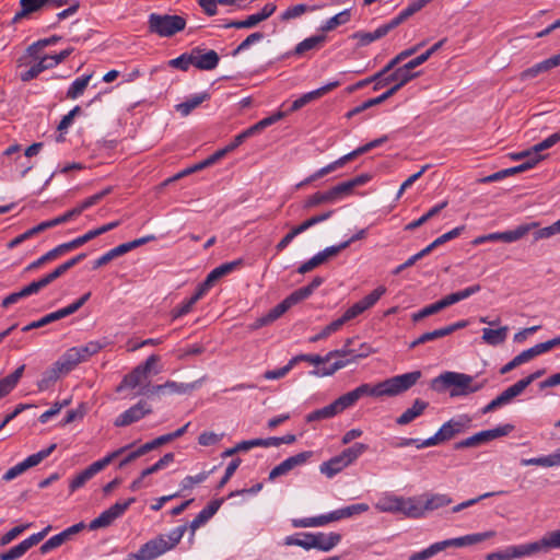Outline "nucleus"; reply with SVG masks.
<instances>
[{
  "mask_svg": "<svg viewBox=\"0 0 560 560\" xmlns=\"http://www.w3.org/2000/svg\"><path fill=\"white\" fill-rule=\"evenodd\" d=\"M551 548H560V529L546 534L541 539L527 544L528 556L547 552Z\"/></svg>",
  "mask_w": 560,
  "mask_h": 560,
  "instance_id": "5701e85b",
  "label": "nucleus"
},
{
  "mask_svg": "<svg viewBox=\"0 0 560 560\" xmlns=\"http://www.w3.org/2000/svg\"><path fill=\"white\" fill-rule=\"evenodd\" d=\"M132 248L133 247H113L109 252H107L106 254L102 255L100 258H97L94 261L93 268L97 269V268L108 264L113 259L118 258V257L125 255L126 253H128Z\"/></svg>",
  "mask_w": 560,
  "mask_h": 560,
  "instance_id": "4d7b16f0",
  "label": "nucleus"
},
{
  "mask_svg": "<svg viewBox=\"0 0 560 560\" xmlns=\"http://www.w3.org/2000/svg\"><path fill=\"white\" fill-rule=\"evenodd\" d=\"M340 85L339 81L329 82L326 85L320 86L317 90L311 91L308 93L303 94L293 103L291 104L290 108L287 110L288 114L296 112L304 107L306 104L322 97L323 95L327 94L328 92L332 91L334 89L338 88Z\"/></svg>",
  "mask_w": 560,
  "mask_h": 560,
  "instance_id": "412c9836",
  "label": "nucleus"
},
{
  "mask_svg": "<svg viewBox=\"0 0 560 560\" xmlns=\"http://www.w3.org/2000/svg\"><path fill=\"white\" fill-rule=\"evenodd\" d=\"M160 361V357L158 354H151L147 358V360L137 365L132 371L126 374L117 386V392H121L124 388H136L142 385L150 376L151 373L159 374L161 372L160 369L156 368Z\"/></svg>",
  "mask_w": 560,
  "mask_h": 560,
  "instance_id": "0eeeda50",
  "label": "nucleus"
},
{
  "mask_svg": "<svg viewBox=\"0 0 560 560\" xmlns=\"http://www.w3.org/2000/svg\"><path fill=\"white\" fill-rule=\"evenodd\" d=\"M522 393L523 390L521 389V387H518V384L514 383L513 385L504 389L499 396L492 399V401L497 408H500L511 402L513 398L517 397Z\"/></svg>",
  "mask_w": 560,
  "mask_h": 560,
  "instance_id": "09e8293b",
  "label": "nucleus"
},
{
  "mask_svg": "<svg viewBox=\"0 0 560 560\" xmlns=\"http://www.w3.org/2000/svg\"><path fill=\"white\" fill-rule=\"evenodd\" d=\"M485 383L486 381L474 383V376L468 374L446 371L432 380L431 387L436 392H443L452 387L450 392L451 397H458L479 392L485 386Z\"/></svg>",
  "mask_w": 560,
  "mask_h": 560,
  "instance_id": "7ed1b4c3",
  "label": "nucleus"
},
{
  "mask_svg": "<svg viewBox=\"0 0 560 560\" xmlns=\"http://www.w3.org/2000/svg\"><path fill=\"white\" fill-rule=\"evenodd\" d=\"M130 445L122 446L102 459H98L91 464L89 467H86L84 470L79 472L75 477H73L69 483V490L70 493H73L78 489L82 488L90 479H92L97 472L103 470L107 465H109L116 457L120 456L121 454L126 453Z\"/></svg>",
  "mask_w": 560,
  "mask_h": 560,
  "instance_id": "6e6552de",
  "label": "nucleus"
},
{
  "mask_svg": "<svg viewBox=\"0 0 560 560\" xmlns=\"http://www.w3.org/2000/svg\"><path fill=\"white\" fill-rule=\"evenodd\" d=\"M152 412V408L148 402L144 400L138 401L136 405L124 411L121 415H119L115 421V427H127L133 422L139 421L140 419L144 418L147 415H150Z\"/></svg>",
  "mask_w": 560,
  "mask_h": 560,
  "instance_id": "2eb2a0df",
  "label": "nucleus"
},
{
  "mask_svg": "<svg viewBox=\"0 0 560 560\" xmlns=\"http://www.w3.org/2000/svg\"><path fill=\"white\" fill-rule=\"evenodd\" d=\"M93 74H84L80 78H77L71 85L69 86L66 96L69 100H77L78 97L82 96L84 91L86 90Z\"/></svg>",
  "mask_w": 560,
  "mask_h": 560,
  "instance_id": "ea45409f",
  "label": "nucleus"
},
{
  "mask_svg": "<svg viewBox=\"0 0 560 560\" xmlns=\"http://www.w3.org/2000/svg\"><path fill=\"white\" fill-rule=\"evenodd\" d=\"M428 402L422 399H416L413 405L406 409L397 419L396 422L399 425H406L413 421L417 417L421 416L427 409Z\"/></svg>",
  "mask_w": 560,
  "mask_h": 560,
  "instance_id": "473e14b6",
  "label": "nucleus"
},
{
  "mask_svg": "<svg viewBox=\"0 0 560 560\" xmlns=\"http://www.w3.org/2000/svg\"><path fill=\"white\" fill-rule=\"evenodd\" d=\"M210 98V94L208 92H202L191 96L183 103L175 105V109L183 117L188 116L195 108L200 106L205 101Z\"/></svg>",
  "mask_w": 560,
  "mask_h": 560,
  "instance_id": "72a5a7b5",
  "label": "nucleus"
},
{
  "mask_svg": "<svg viewBox=\"0 0 560 560\" xmlns=\"http://www.w3.org/2000/svg\"><path fill=\"white\" fill-rule=\"evenodd\" d=\"M329 361L332 358H339L336 360L332 364L329 366H323L322 369V375H332L338 370L349 365L350 363L355 362L360 358H364L368 354L366 353H354L353 350L348 349H340V350H334L327 353Z\"/></svg>",
  "mask_w": 560,
  "mask_h": 560,
  "instance_id": "4468645a",
  "label": "nucleus"
},
{
  "mask_svg": "<svg viewBox=\"0 0 560 560\" xmlns=\"http://www.w3.org/2000/svg\"><path fill=\"white\" fill-rule=\"evenodd\" d=\"M311 456L312 452L307 451L288 457L282 463H280L279 465L271 469V471L269 472V480H275L280 476L287 475L294 467L305 464Z\"/></svg>",
  "mask_w": 560,
  "mask_h": 560,
  "instance_id": "aec40b11",
  "label": "nucleus"
},
{
  "mask_svg": "<svg viewBox=\"0 0 560 560\" xmlns=\"http://www.w3.org/2000/svg\"><path fill=\"white\" fill-rule=\"evenodd\" d=\"M514 430L513 424H504L499 425L497 428L490 430L480 431L465 440L456 442L454 444L455 450L469 448V447H478L482 444H486L492 440H495L501 436H506Z\"/></svg>",
  "mask_w": 560,
  "mask_h": 560,
  "instance_id": "1a4fd4ad",
  "label": "nucleus"
},
{
  "mask_svg": "<svg viewBox=\"0 0 560 560\" xmlns=\"http://www.w3.org/2000/svg\"><path fill=\"white\" fill-rule=\"evenodd\" d=\"M559 141H560V131L550 135L545 140H542L541 142H539V143H537V144H535L533 147L534 156H542L540 154L541 151L547 150V149L553 147Z\"/></svg>",
  "mask_w": 560,
  "mask_h": 560,
  "instance_id": "69168bd1",
  "label": "nucleus"
},
{
  "mask_svg": "<svg viewBox=\"0 0 560 560\" xmlns=\"http://www.w3.org/2000/svg\"><path fill=\"white\" fill-rule=\"evenodd\" d=\"M191 52V61L192 66L199 70H213L218 67L220 57L217 51L210 49L205 50L199 47L192 48Z\"/></svg>",
  "mask_w": 560,
  "mask_h": 560,
  "instance_id": "f3484780",
  "label": "nucleus"
},
{
  "mask_svg": "<svg viewBox=\"0 0 560 560\" xmlns=\"http://www.w3.org/2000/svg\"><path fill=\"white\" fill-rule=\"evenodd\" d=\"M384 36L385 35H384L383 31L378 26L374 32H363V31L355 32L350 36V38L357 39L358 45L363 47V46L370 45L371 43H373L377 39L383 38Z\"/></svg>",
  "mask_w": 560,
  "mask_h": 560,
  "instance_id": "49530a36",
  "label": "nucleus"
},
{
  "mask_svg": "<svg viewBox=\"0 0 560 560\" xmlns=\"http://www.w3.org/2000/svg\"><path fill=\"white\" fill-rule=\"evenodd\" d=\"M85 528V524L83 522L77 523L67 529L62 530L61 533L50 537L48 540H46L39 548L42 553H47L51 551L55 548L60 547L62 544H65L67 540H69L73 535L80 533Z\"/></svg>",
  "mask_w": 560,
  "mask_h": 560,
  "instance_id": "6ab92c4d",
  "label": "nucleus"
},
{
  "mask_svg": "<svg viewBox=\"0 0 560 560\" xmlns=\"http://www.w3.org/2000/svg\"><path fill=\"white\" fill-rule=\"evenodd\" d=\"M336 416V412L334 410V407L331 404L320 408V409H316L312 412H310L305 420L307 422H314V421H320V420H324V419H329V418H332Z\"/></svg>",
  "mask_w": 560,
  "mask_h": 560,
  "instance_id": "e2e57ef3",
  "label": "nucleus"
},
{
  "mask_svg": "<svg viewBox=\"0 0 560 560\" xmlns=\"http://www.w3.org/2000/svg\"><path fill=\"white\" fill-rule=\"evenodd\" d=\"M532 232L533 241H539L542 238H548L551 235H555L557 233H560V219L555 222L553 224L546 226V228H538V223L532 222L518 225L516 229L506 231V232H495V233H489V234H482L474 240H471L469 243L471 245H480L482 243L488 242H501V243H512L521 240L524 235Z\"/></svg>",
  "mask_w": 560,
  "mask_h": 560,
  "instance_id": "f257e3e1",
  "label": "nucleus"
},
{
  "mask_svg": "<svg viewBox=\"0 0 560 560\" xmlns=\"http://www.w3.org/2000/svg\"><path fill=\"white\" fill-rule=\"evenodd\" d=\"M113 191V187L112 186H108L106 188H104L103 190H101L100 192L86 198L85 200H83L78 207H75L74 209L68 211L67 213L62 214L61 217H65V222L68 221L70 218H72L73 215H78L80 214L82 211H84L85 209L96 205L97 202H100L105 196L109 195L110 192Z\"/></svg>",
  "mask_w": 560,
  "mask_h": 560,
  "instance_id": "c756f323",
  "label": "nucleus"
},
{
  "mask_svg": "<svg viewBox=\"0 0 560 560\" xmlns=\"http://www.w3.org/2000/svg\"><path fill=\"white\" fill-rule=\"evenodd\" d=\"M359 400L354 390L348 392L340 397H338L335 401L331 402L336 415L342 412L347 408L352 407Z\"/></svg>",
  "mask_w": 560,
  "mask_h": 560,
  "instance_id": "603ef678",
  "label": "nucleus"
},
{
  "mask_svg": "<svg viewBox=\"0 0 560 560\" xmlns=\"http://www.w3.org/2000/svg\"><path fill=\"white\" fill-rule=\"evenodd\" d=\"M351 9H346L328 19L322 26V32H331L340 25H345L351 20Z\"/></svg>",
  "mask_w": 560,
  "mask_h": 560,
  "instance_id": "a19ab883",
  "label": "nucleus"
},
{
  "mask_svg": "<svg viewBox=\"0 0 560 560\" xmlns=\"http://www.w3.org/2000/svg\"><path fill=\"white\" fill-rule=\"evenodd\" d=\"M147 560H153L168 551L166 547V537L159 535L141 546Z\"/></svg>",
  "mask_w": 560,
  "mask_h": 560,
  "instance_id": "bb28decb",
  "label": "nucleus"
},
{
  "mask_svg": "<svg viewBox=\"0 0 560 560\" xmlns=\"http://www.w3.org/2000/svg\"><path fill=\"white\" fill-rule=\"evenodd\" d=\"M347 467H348V465L345 463V460L338 454V455L331 457L329 460L322 463L319 466V470L326 477L332 478L335 475L339 474Z\"/></svg>",
  "mask_w": 560,
  "mask_h": 560,
  "instance_id": "4c0bfd02",
  "label": "nucleus"
},
{
  "mask_svg": "<svg viewBox=\"0 0 560 560\" xmlns=\"http://www.w3.org/2000/svg\"><path fill=\"white\" fill-rule=\"evenodd\" d=\"M421 375L422 374L420 371H412L409 373L386 378L385 381L380 382L375 385L364 383L354 388L353 390L359 399L362 398L363 396L393 397L401 393H405L413 385H416L417 382L421 378Z\"/></svg>",
  "mask_w": 560,
  "mask_h": 560,
  "instance_id": "f03ea898",
  "label": "nucleus"
},
{
  "mask_svg": "<svg viewBox=\"0 0 560 560\" xmlns=\"http://www.w3.org/2000/svg\"><path fill=\"white\" fill-rule=\"evenodd\" d=\"M57 369L67 374L71 372L78 364L82 363L80 354L75 347L68 349L57 361Z\"/></svg>",
  "mask_w": 560,
  "mask_h": 560,
  "instance_id": "2f4dec72",
  "label": "nucleus"
},
{
  "mask_svg": "<svg viewBox=\"0 0 560 560\" xmlns=\"http://www.w3.org/2000/svg\"><path fill=\"white\" fill-rule=\"evenodd\" d=\"M368 450V445L363 443H354L352 446L343 450L339 455L345 463L350 466Z\"/></svg>",
  "mask_w": 560,
  "mask_h": 560,
  "instance_id": "de8ad7c7",
  "label": "nucleus"
},
{
  "mask_svg": "<svg viewBox=\"0 0 560 560\" xmlns=\"http://www.w3.org/2000/svg\"><path fill=\"white\" fill-rule=\"evenodd\" d=\"M222 502V499L213 500L196 515V517L189 524L191 536H194L195 532L200 526L205 525L218 512Z\"/></svg>",
  "mask_w": 560,
  "mask_h": 560,
  "instance_id": "393cba45",
  "label": "nucleus"
},
{
  "mask_svg": "<svg viewBox=\"0 0 560 560\" xmlns=\"http://www.w3.org/2000/svg\"><path fill=\"white\" fill-rule=\"evenodd\" d=\"M522 466H541V467H553L556 465L555 453L533 458H523L521 459Z\"/></svg>",
  "mask_w": 560,
  "mask_h": 560,
  "instance_id": "052dcab7",
  "label": "nucleus"
},
{
  "mask_svg": "<svg viewBox=\"0 0 560 560\" xmlns=\"http://www.w3.org/2000/svg\"><path fill=\"white\" fill-rule=\"evenodd\" d=\"M442 304H440L439 301L430 304V305H427L424 306L423 308H421L420 311H418L417 313H413L411 318L415 323L417 322H420L421 319L428 317V316H431L433 314H436L439 313L440 311H442Z\"/></svg>",
  "mask_w": 560,
  "mask_h": 560,
  "instance_id": "338daca9",
  "label": "nucleus"
},
{
  "mask_svg": "<svg viewBox=\"0 0 560 560\" xmlns=\"http://www.w3.org/2000/svg\"><path fill=\"white\" fill-rule=\"evenodd\" d=\"M289 308V305L283 300L275 307H272L265 316L258 319L259 326H265L272 323L273 320L281 317Z\"/></svg>",
  "mask_w": 560,
  "mask_h": 560,
  "instance_id": "5fc2aeb1",
  "label": "nucleus"
},
{
  "mask_svg": "<svg viewBox=\"0 0 560 560\" xmlns=\"http://www.w3.org/2000/svg\"><path fill=\"white\" fill-rule=\"evenodd\" d=\"M186 20L180 15L151 13L148 18V31L160 37H172L182 32Z\"/></svg>",
  "mask_w": 560,
  "mask_h": 560,
  "instance_id": "423d86ee",
  "label": "nucleus"
},
{
  "mask_svg": "<svg viewBox=\"0 0 560 560\" xmlns=\"http://www.w3.org/2000/svg\"><path fill=\"white\" fill-rule=\"evenodd\" d=\"M117 225H118V222H112V223L105 224L101 228L88 231L83 235L78 236L69 242L62 243L61 245H83L84 243L92 241L94 237H96L105 232H108L109 230L114 229Z\"/></svg>",
  "mask_w": 560,
  "mask_h": 560,
  "instance_id": "e433bc0d",
  "label": "nucleus"
},
{
  "mask_svg": "<svg viewBox=\"0 0 560 560\" xmlns=\"http://www.w3.org/2000/svg\"><path fill=\"white\" fill-rule=\"evenodd\" d=\"M369 509H370V506L366 503L351 504V505L336 510L337 518H338V521L342 520V518H349L353 515L362 514V513L369 511Z\"/></svg>",
  "mask_w": 560,
  "mask_h": 560,
  "instance_id": "13d9d810",
  "label": "nucleus"
},
{
  "mask_svg": "<svg viewBox=\"0 0 560 560\" xmlns=\"http://www.w3.org/2000/svg\"><path fill=\"white\" fill-rule=\"evenodd\" d=\"M509 328L506 326L498 329L483 328L482 340L490 346H498L505 341Z\"/></svg>",
  "mask_w": 560,
  "mask_h": 560,
  "instance_id": "58836bf2",
  "label": "nucleus"
},
{
  "mask_svg": "<svg viewBox=\"0 0 560 560\" xmlns=\"http://www.w3.org/2000/svg\"><path fill=\"white\" fill-rule=\"evenodd\" d=\"M85 257V254H79L77 255L75 257L67 260L66 262L59 265L57 268H55L51 272H49V275L51 276V278L54 279V281L56 279H58L59 277H61L63 273H66L70 268H72L73 266H75L79 261H81L83 258Z\"/></svg>",
  "mask_w": 560,
  "mask_h": 560,
  "instance_id": "0e129e2a",
  "label": "nucleus"
},
{
  "mask_svg": "<svg viewBox=\"0 0 560 560\" xmlns=\"http://www.w3.org/2000/svg\"><path fill=\"white\" fill-rule=\"evenodd\" d=\"M72 247H54L52 249H50L49 252H47L45 255H43L42 257H39L38 259H36L35 261H33L28 267L27 269L31 270V269H36V268H39L42 267L43 265L49 262V261H52L57 258H59L60 256H62L63 254L68 253L69 249H71Z\"/></svg>",
  "mask_w": 560,
  "mask_h": 560,
  "instance_id": "a18cd8bd",
  "label": "nucleus"
},
{
  "mask_svg": "<svg viewBox=\"0 0 560 560\" xmlns=\"http://www.w3.org/2000/svg\"><path fill=\"white\" fill-rule=\"evenodd\" d=\"M387 139H388L387 136H383L381 138H377L375 140H372V141L365 143L364 145L357 148L355 150L339 158L338 160L334 161L332 163L319 168L314 174L310 175L303 182L298 184V187L299 188L303 187L304 185L311 184V183L324 177L325 175L336 171L338 167L343 166L347 162L352 161L357 156L364 154V153L371 151L372 149L382 145L383 143H385L387 141Z\"/></svg>",
  "mask_w": 560,
  "mask_h": 560,
  "instance_id": "39448f33",
  "label": "nucleus"
},
{
  "mask_svg": "<svg viewBox=\"0 0 560 560\" xmlns=\"http://www.w3.org/2000/svg\"><path fill=\"white\" fill-rule=\"evenodd\" d=\"M114 521H115V518L110 515V513L107 510H105L104 512H102L96 518H94L89 524V529L90 530H95V529H98V528L107 527Z\"/></svg>",
  "mask_w": 560,
  "mask_h": 560,
  "instance_id": "774afa93",
  "label": "nucleus"
},
{
  "mask_svg": "<svg viewBox=\"0 0 560 560\" xmlns=\"http://www.w3.org/2000/svg\"><path fill=\"white\" fill-rule=\"evenodd\" d=\"M91 292H88L83 294L80 299L74 301L73 303L69 304L68 306L60 308L56 312L49 313L42 317L38 320L32 322L28 325L24 326L22 328L23 331H28L35 328L44 327L50 323H54L56 320L62 319L71 314H74L77 311H79L90 299Z\"/></svg>",
  "mask_w": 560,
  "mask_h": 560,
  "instance_id": "9d476101",
  "label": "nucleus"
},
{
  "mask_svg": "<svg viewBox=\"0 0 560 560\" xmlns=\"http://www.w3.org/2000/svg\"><path fill=\"white\" fill-rule=\"evenodd\" d=\"M325 40L326 36L323 34L307 37L295 46L294 54L302 55L308 50L318 49Z\"/></svg>",
  "mask_w": 560,
  "mask_h": 560,
  "instance_id": "c03bdc74",
  "label": "nucleus"
},
{
  "mask_svg": "<svg viewBox=\"0 0 560 560\" xmlns=\"http://www.w3.org/2000/svg\"><path fill=\"white\" fill-rule=\"evenodd\" d=\"M471 425V418L468 415H459L445 422L431 438L421 441L417 448L430 447L452 440L458 434L465 433Z\"/></svg>",
  "mask_w": 560,
  "mask_h": 560,
  "instance_id": "20e7f679",
  "label": "nucleus"
},
{
  "mask_svg": "<svg viewBox=\"0 0 560 560\" xmlns=\"http://www.w3.org/2000/svg\"><path fill=\"white\" fill-rule=\"evenodd\" d=\"M56 447L57 445L54 443L50 444L48 447L30 455L23 462L8 469L7 472L2 476V479L4 481H11L14 478L19 477L20 475H22L23 472H25L27 469L37 466L45 458H47L56 450Z\"/></svg>",
  "mask_w": 560,
  "mask_h": 560,
  "instance_id": "9b49d317",
  "label": "nucleus"
},
{
  "mask_svg": "<svg viewBox=\"0 0 560 560\" xmlns=\"http://www.w3.org/2000/svg\"><path fill=\"white\" fill-rule=\"evenodd\" d=\"M106 346V342L101 341H89L84 346L75 347L82 362H85L91 358L92 355L98 353L104 347Z\"/></svg>",
  "mask_w": 560,
  "mask_h": 560,
  "instance_id": "6e6d98bb",
  "label": "nucleus"
},
{
  "mask_svg": "<svg viewBox=\"0 0 560 560\" xmlns=\"http://www.w3.org/2000/svg\"><path fill=\"white\" fill-rule=\"evenodd\" d=\"M385 292H386V288L384 285L377 287L370 294H368L362 300L358 301L352 306H350L342 314L343 319H346V322L354 319L355 317L361 315L364 311L374 306L377 303V301L382 298V295L385 294Z\"/></svg>",
  "mask_w": 560,
  "mask_h": 560,
  "instance_id": "ddd939ff",
  "label": "nucleus"
},
{
  "mask_svg": "<svg viewBox=\"0 0 560 560\" xmlns=\"http://www.w3.org/2000/svg\"><path fill=\"white\" fill-rule=\"evenodd\" d=\"M341 540V535L338 533H316L314 534L313 548L322 551H329L336 547Z\"/></svg>",
  "mask_w": 560,
  "mask_h": 560,
  "instance_id": "7c9ffc66",
  "label": "nucleus"
},
{
  "mask_svg": "<svg viewBox=\"0 0 560 560\" xmlns=\"http://www.w3.org/2000/svg\"><path fill=\"white\" fill-rule=\"evenodd\" d=\"M359 400L354 390L348 392L340 397H338L335 401L331 402L336 415L342 412L347 408L352 407Z\"/></svg>",
  "mask_w": 560,
  "mask_h": 560,
  "instance_id": "864d4df0",
  "label": "nucleus"
},
{
  "mask_svg": "<svg viewBox=\"0 0 560 560\" xmlns=\"http://www.w3.org/2000/svg\"><path fill=\"white\" fill-rule=\"evenodd\" d=\"M415 78L416 74H408V72H406L402 67H398L393 72L383 78L382 81H377V83L374 84L373 90L378 91L389 83L395 82V84L389 90H395V93H397L404 85H406Z\"/></svg>",
  "mask_w": 560,
  "mask_h": 560,
  "instance_id": "a211bd4d",
  "label": "nucleus"
},
{
  "mask_svg": "<svg viewBox=\"0 0 560 560\" xmlns=\"http://www.w3.org/2000/svg\"><path fill=\"white\" fill-rule=\"evenodd\" d=\"M342 247H325L322 252L317 253L315 256H313L307 261L303 262L298 271L300 273H306L317 266L325 262L328 258L336 256Z\"/></svg>",
  "mask_w": 560,
  "mask_h": 560,
  "instance_id": "a878e982",
  "label": "nucleus"
},
{
  "mask_svg": "<svg viewBox=\"0 0 560 560\" xmlns=\"http://www.w3.org/2000/svg\"><path fill=\"white\" fill-rule=\"evenodd\" d=\"M445 549H447L445 540L436 541L421 551L411 553L408 560H428Z\"/></svg>",
  "mask_w": 560,
  "mask_h": 560,
  "instance_id": "37998d69",
  "label": "nucleus"
},
{
  "mask_svg": "<svg viewBox=\"0 0 560 560\" xmlns=\"http://www.w3.org/2000/svg\"><path fill=\"white\" fill-rule=\"evenodd\" d=\"M25 365L22 364L13 373L0 380V388L5 394V396L16 386L23 375Z\"/></svg>",
  "mask_w": 560,
  "mask_h": 560,
  "instance_id": "3c124183",
  "label": "nucleus"
},
{
  "mask_svg": "<svg viewBox=\"0 0 560 560\" xmlns=\"http://www.w3.org/2000/svg\"><path fill=\"white\" fill-rule=\"evenodd\" d=\"M65 222V217H57L52 220L44 221L38 225L25 231L24 233L15 236L11 241H9L8 245H20L22 242L26 241L30 236L37 234L42 231L47 230L48 228H52L57 224Z\"/></svg>",
  "mask_w": 560,
  "mask_h": 560,
  "instance_id": "c85d7f7f",
  "label": "nucleus"
},
{
  "mask_svg": "<svg viewBox=\"0 0 560 560\" xmlns=\"http://www.w3.org/2000/svg\"><path fill=\"white\" fill-rule=\"evenodd\" d=\"M399 513L408 518H421L425 514L424 503H421L418 498L401 497Z\"/></svg>",
  "mask_w": 560,
  "mask_h": 560,
  "instance_id": "cd10ccee",
  "label": "nucleus"
},
{
  "mask_svg": "<svg viewBox=\"0 0 560 560\" xmlns=\"http://www.w3.org/2000/svg\"><path fill=\"white\" fill-rule=\"evenodd\" d=\"M310 10H311V8H308L306 4H303V3L295 4V5L289 7L285 11H283L280 15V20L282 22H288L290 20L298 19V18L302 16L304 13H306ZM312 10H314V8H312Z\"/></svg>",
  "mask_w": 560,
  "mask_h": 560,
  "instance_id": "680f3d73",
  "label": "nucleus"
},
{
  "mask_svg": "<svg viewBox=\"0 0 560 560\" xmlns=\"http://www.w3.org/2000/svg\"><path fill=\"white\" fill-rule=\"evenodd\" d=\"M401 497L385 494L375 503V509L383 513H399Z\"/></svg>",
  "mask_w": 560,
  "mask_h": 560,
  "instance_id": "f704fd0d",
  "label": "nucleus"
},
{
  "mask_svg": "<svg viewBox=\"0 0 560 560\" xmlns=\"http://www.w3.org/2000/svg\"><path fill=\"white\" fill-rule=\"evenodd\" d=\"M505 492L504 491H493V492H486V493H482L476 498H472V499H469V500H466L455 506L452 508V512L453 513H458L460 511H463L464 509H467V508H470L475 504H477L478 502L487 499V498H491V497H494V495H500V494H504Z\"/></svg>",
  "mask_w": 560,
  "mask_h": 560,
  "instance_id": "bf43d9fd",
  "label": "nucleus"
},
{
  "mask_svg": "<svg viewBox=\"0 0 560 560\" xmlns=\"http://www.w3.org/2000/svg\"><path fill=\"white\" fill-rule=\"evenodd\" d=\"M495 536L494 530H487L483 533H475L468 534L462 537L448 538L445 539L446 548H462L467 546H472L479 542H482L487 539H490Z\"/></svg>",
  "mask_w": 560,
  "mask_h": 560,
  "instance_id": "4be33fe9",
  "label": "nucleus"
},
{
  "mask_svg": "<svg viewBox=\"0 0 560 560\" xmlns=\"http://www.w3.org/2000/svg\"><path fill=\"white\" fill-rule=\"evenodd\" d=\"M332 214V211H327L325 213L314 215L306 221H304L302 224L291 229L278 243V245H289L292 240L300 233L304 232L308 228L313 226L314 224H317L319 222H323L327 220Z\"/></svg>",
  "mask_w": 560,
  "mask_h": 560,
  "instance_id": "b1692460",
  "label": "nucleus"
},
{
  "mask_svg": "<svg viewBox=\"0 0 560 560\" xmlns=\"http://www.w3.org/2000/svg\"><path fill=\"white\" fill-rule=\"evenodd\" d=\"M198 387V382L195 383H177L174 381H167L161 385L149 386L148 384L142 386L139 390V395H172V394H187Z\"/></svg>",
  "mask_w": 560,
  "mask_h": 560,
  "instance_id": "f8f14e48",
  "label": "nucleus"
},
{
  "mask_svg": "<svg viewBox=\"0 0 560 560\" xmlns=\"http://www.w3.org/2000/svg\"><path fill=\"white\" fill-rule=\"evenodd\" d=\"M452 502H453L452 498L448 497L447 494L435 493V494H431L427 498V500L424 501V509H425V512L434 511L440 508L447 506Z\"/></svg>",
  "mask_w": 560,
  "mask_h": 560,
  "instance_id": "8fccbe9b",
  "label": "nucleus"
},
{
  "mask_svg": "<svg viewBox=\"0 0 560 560\" xmlns=\"http://www.w3.org/2000/svg\"><path fill=\"white\" fill-rule=\"evenodd\" d=\"M21 10L16 12L12 19V23H16L26 15L39 10L45 5V0H20Z\"/></svg>",
  "mask_w": 560,
  "mask_h": 560,
  "instance_id": "79ce46f5",
  "label": "nucleus"
},
{
  "mask_svg": "<svg viewBox=\"0 0 560 560\" xmlns=\"http://www.w3.org/2000/svg\"><path fill=\"white\" fill-rule=\"evenodd\" d=\"M205 295L206 293L197 287L195 293L188 300L184 301L172 311V317L176 319L188 314L194 305Z\"/></svg>",
  "mask_w": 560,
  "mask_h": 560,
  "instance_id": "c9c22d12",
  "label": "nucleus"
},
{
  "mask_svg": "<svg viewBox=\"0 0 560 560\" xmlns=\"http://www.w3.org/2000/svg\"><path fill=\"white\" fill-rule=\"evenodd\" d=\"M242 264L241 259L224 262L211 270L198 287L207 294L223 277L230 275Z\"/></svg>",
  "mask_w": 560,
  "mask_h": 560,
  "instance_id": "dca6fc26",
  "label": "nucleus"
}]
</instances>
